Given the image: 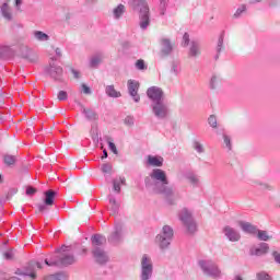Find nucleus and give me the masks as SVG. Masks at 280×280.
Returning a JSON list of instances; mask_svg holds the SVG:
<instances>
[{
  "instance_id": "obj_1",
  "label": "nucleus",
  "mask_w": 280,
  "mask_h": 280,
  "mask_svg": "<svg viewBox=\"0 0 280 280\" xmlns=\"http://www.w3.org/2000/svg\"><path fill=\"white\" fill-rule=\"evenodd\" d=\"M144 186L148 191L156 196H163L168 205L176 202V190L170 184L167 173L161 168H153L144 178Z\"/></svg>"
},
{
  "instance_id": "obj_2",
  "label": "nucleus",
  "mask_w": 280,
  "mask_h": 280,
  "mask_svg": "<svg viewBox=\"0 0 280 280\" xmlns=\"http://www.w3.org/2000/svg\"><path fill=\"white\" fill-rule=\"evenodd\" d=\"M128 5L133 12L138 13L140 28L148 30V27H150V5L148 1L129 0Z\"/></svg>"
},
{
  "instance_id": "obj_3",
  "label": "nucleus",
  "mask_w": 280,
  "mask_h": 280,
  "mask_svg": "<svg viewBox=\"0 0 280 280\" xmlns=\"http://www.w3.org/2000/svg\"><path fill=\"white\" fill-rule=\"evenodd\" d=\"M67 246H61L60 249H57L58 256H51L50 260L45 259L46 266H71V264H75V257L67 252Z\"/></svg>"
},
{
  "instance_id": "obj_4",
  "label": "nucleus",
  "mask_w": 280,
  "mask_h": 280,
  "mask_svg": "<svg viewBox=\"0 0 280 280\" xmlns=\"http://www.w3.org/2000/svg\"><path fill=\"white\" fill-rule=\"evenodd\" d=\"M198 267L200 268L205 277L210 279H222V270L215 261L211 259H200L198 260Z\"/></svg>"
},
{
  "instance_id": "obj_5",
  "label": "nucleus",
  "mask_w": 280,
  "mask_h": 280,
  "mask_svg": "<svg viewBox=\"0 0 280 280\" xmlns=\"http://www.w3.org/2000/svg\"><path fill=\"white\" fill-rule=\"evenodd\" d=\"M178 219L180 220L182 224H184L187 233L194 235L198 231V226L196 225V220H194V214L187 208H183L178 212Z\"/></svg>"
},
{
  "instance_id": "obj_6",
  "label": "nucleus",
  "mask_w": 280,
  "mask_h": 280,
  "mask_svg": "<svg viewBox=\"0 0 280 280\" xmlns=\"http://www.w3.org/2000/svg\"><path fill=\"white\" fill-rule=\"evenodd\" d=\"M174 237V229L170 225H164L162 229V233L158 234L155 237V243L158 246L165 250L172 244V240Z\"/></svg>"
},
{
  "instance_id": "obj_7",
  "label": "nucleus",
  "mask_w": 280,
  "mask_h": 280,
  "mask_svg": "<svg viewBox=\"0 0 280 280\" xmlns=\"http://www.w3.org/2000/svg\"><path fill=\"white\" fill-rule=\"evenodd\" d=\"M150 108L155 119L163 120L170 117V105H167V101L151 103Z\"/></svg>"
},
{
  "instance_id": "obj_8",
  "label": "nucleus",
  "mask_w": 280,
  "mask_h": 280,
  "mask_svg": "<svg viewBox=\"0 0 280 280\" xmlns=\"http://www.w3.org/2000/svg\"><path fill=\"white\" fill-rule=\"evenodd\" d=\"M140 279L141 280H151L152 272H154V265L152 264V257L148 256L147 254L142 255L140 261Z\"/></svg>"
},
{
  "instance_id": "obj_9",
  "label": "nucleus",
  "mask_w": 280,
  "mask_h": 280,
  "mask_svg": "<svg viewBox=\"0 0 280 280\" xmlns=\"http://www.w3.org/2000/svg\"><path fill=\"white\" fill-rule=\"evenodd\" d=\"M45 73L46 75H49L51 80L55 82H65V71L62 70V67L50 62L46 68H45Z\"/></svg>"
},
{
  "instance_id": "obj_10",
  "label": "nucleus",
  "mask_w": 280,
  "mask_h": 280,
  "mask_svg": "<svg viewBox=\"0 0 280 280\" xmlns=\"http://www.w3.org/2000/svg\"><path fill=\"white\" fill-rule=\"evenodd\" d=\"M176 44L172 42V39L167 37H163L160 39V57L170 58L172 54H174V48Z\"/></svg>"
},
{
  "instance_id": "obj_11",
  "label": "nucleus",
  "mask_w": 280,
  "mask_h": 280,
  "mask_svg": "<svg viewBox=\"0 0 280 280\" xmlns=\"http://www.w3.org/2000/svg\"><path fill=\"white\" fill-rule=\"evenodd\" d=\"M147 97L150 100L151 104H156L165 101V92L159 86H151L147 90Z\"/></svg>"
},
{
  "instance_id": "obj_12",
  "label": "nucleus",
  "mask_w": 280,
  "mask_h": 280,
  "mask_svg": "<svg viewBox=\"0 0 280 280\" xmlns=\"http://www.w3.org/2000/svg\"><path fill=\"white\" fill-rule=\"evenodd\" d=\"M34 266H37L39 270L43 268V264L40 262H31L26 269H18L15 275H19L20 277H28L30 279L34 280L36 279V270L34 269Z\"/></svg>"
},
{
  "instance_id": "obj_13",
  "label": "nucleus",
  "mask_w": 280,
  "mask_h": 280,
  "mask_svg": "<svg viewBox=\"0 0 280 280\" xmlns=\"http://www.w3.org/2000/svg\"><path fill=\"white\" fill-rule=\"evenodd\" d=\"M202 56V47L200 45V40L192 39L188 46V58L191 60H196Z\"/></svg>"
},
{
  "instance_id": "obj_14",
  "label": "nucleus",
  "mask_w": 280,
  "mask_h": 280,
  "mask_svg": "<svg viewBox=\"0 0 280 280\" xmlns=\"http://www.w3.org/2000/svg\"><path fill=\"white\" fill-rule=\"evenodd\" d=\"M139 82L135 81L132 79L127 81V89L130 97L136 102V104H139L141 102V96L139 95Z\"/></svg>"
},
{
  "instance_id": "obj_15",
  "label": "nucleus",
  "mask_w": 280,
  "mask_h": 280,
  "mask_svg": "<svg viewBox=\"0 0 280 280\" xmlns=\"http://www.w3.org/2000/svg\"><path fill=\"white\" fill-rule=\"evenodd\" d=\"M92 255H93L94 261L96 264H100V266H104L105 264H108V254H106L104 248L93 247Z\"/></svg>"
},
{
  "instance_id": "obj_16",
  "label": "nucleus",
  "mask_w": 280,
  "mask_h": 280,
  "mask_svg": "<svg viewBox=\"0 0 280 280\" xmlns=\"http://www.w3.org/2000/svg\"><path fill=\"white\" fill-rule=\"evenodd\" d=\"M270 250V245L268 243H260L258 246H254L249 249V255L252 257H264V255H268Z\"/></svg>"
},
{
  "instance_id": "obj_17",
  "label": "nucleus",
  "mask_w": 280,
  "mask_h": 280,
  "mask_svg": "<svg viewBox=\"0 0 280 280\" xmlns=\"http://www.w3.org/2000/svg\"><path fill=\"white\" fill-rule=\"evenodd\" d=\"M124 225L121 223H116L114 232L109 235V244H119L122 237Z\"/></svg>"
},
{
  "instance_id": "obj_18",
  "label": "nucleus",
  "mask_w": 280,
  "mask_h": 280,
  "mask_svg": "<svg viewBox=\"0 0 280 280\" xmlns=\"http://www.w3.org/2000/svg\"><path fill=\"white\" fill-rule=\"evenodd\" d=\"M105 58L106 57L104 56V52H95L89 59V68L90 69H100V65H102V62H104Z\"/></svg>"
},
{
  "instance_id": "obj_19",
  "label": "nucleus",
  "mask_w": 280,
  "mask_h": 280,
  "mask_svg": "<svg viewBox=\"0 0 280 280\" xmlns=\"http://www.w3.org/2000/svg\"><path fill=\"white\" fill-rule=\"evenodd\" d=\"M223 233L230 242H240V240H242V234H240V231L229 225L223 229Z\"/></svg>"
},
{
  "instance_id": "obj_20",
  "label": "nucleus",
  "mask_w": 280,
  "mask_h": 280,
  "mask_svg": "<svg viewBox=\"0 0 280 280\" xmlns=\"http://www.w3.org/2000/svg\"><path fill=\"white\" fill-rule=\"evenodd\" d=\"M163 156L159 155H148L147 156V165L149 167H163Z\"/></svg>"
},
{
  "instance_id": "obj_21",
  "label": "nucleus",
  "mask_w": 280,
  "mask_h": 280,
  "mask_svg": "<svg viewBox=\"0 0 280 280\" xmlns=\"http://www.w3.org/2000/svg\"><path fill=\"white\" fill-rule=\"evenodd\" d=\"M240 228L244 233H248L249 235H257V228L250 222L240 221Z\"/></svg>"
},
{
  "instance_id": "obj_22",
  "label": "nucleus",
  "mask_w": 280,
  "mask_h": 280,
  "mask_svg": "<svg viewBox=\"0 0 280 280\" xmlns=\"http://www.w3.org/2000/svg\"><path fill=\"white\" fill-rule=\"evenodd\" d=\"M14 49L10 46H0V58L2 60H10V58H14Z\"/></svg>"
},
{
  "instance_id": "obj_23",
  "label": "nucleus",
  "mask_w": 280,
  "mask_h": 280,
  "mask_svg": "<svg viewBox=\"0 0 280 280\" xmlns=\"http://www.w3.org/2000/svg\"><path fill=\"white\" fill-rule=\"evenodd\" d=\"M0 14H1V16H2V19L4 20V21H12V19H13V15H12V9L10 8V5L7 3V2H4L2 5H1V8H0Z\"/></svg>"
},
{
  "instance_id": "obj_24",
  "label": "nucleus",
  "mask_w": 280,
  "mask_h": 280,
  "mask_svg": "<svg viewBox=\"0 0 280 280\" xmlns=\"http://www.w3.org/2000/svg\"><path fill=\"white\" fill-rule=\"evenodd\" d=\"M184 176L186 180L190 183V185H194V187H198V185H200V177L194 172L187 171Z\"/></svg>"
},
{
  "instance_id": "obj_25",
  "label": "nucleus",
  "mask_w": 280,
  "mask_h": 280,
  "mask_svg": "<svg viewBox=\"0 0 280 280\" xmlns=\"http://www.w3.org/2000/svg\"><path fill=\"white\" fill-rule=\"evenodd\" d=\"M220 84H222V77H220L219 74H212L209 81V89L211 91H215L220 89Z\"/></svg>"
},
{
  "instance_id": "obj_26",
  "label": "nucleus",
  "mask_w": 280,
  "mask_h": 280,
  "mask_svg": "<svg viewBox=\"0 0 280 280\" xmlns=\"http://www.w3.org/2000/svg\"><path fill=\"white\" fill-rule=\"evenodd\" d=\"M58 192H56V190H47L44 192V203L47 206V207H51L54 206V199L56 198Z\"/></svg>"
},
{
  "instance_id": "obj_27",
  "label": "nucleus",
  "mask_w": 280,
  "mask_h": 280,
  "mask_svg": "<svg viewBox=\"0 0 280 280\" xmlns=\"http://www.w3.org/2000/svg\"><path fill=\"white\" fill-rule=\"evenodd\" d=\"M224 51V34H221L218 38L217 47H215V56L214 60H220V54Z\"/></svg>"
},
{
  "instance_id": "obj_28",
  "label": "nucleus",
  "mask_w": 280,
  "mask_h": 280,
  "mask_svg": "<svg viewBox=\"0 0 280 280\" xmlns=\"http://www.w3.org/2000/svg\"><path fill=\"white\" fill-rule=\"evenodd\" d=\"M103 244H106V236L102 234H95L92 236V245L94 248H100Z\"/></svg>"
},
{
  "instance_id": "obj_29",
  "label": "nucleus",
  "mask_w": 280,
  "mask_h": 280,
  "mask_svg": "<svg viewBox=\"0 0 280 280\" xmlns=\"http://www.w3.org/2000/svg\"><path fill=\"white\" fill-rule=\"evenodd\" d=\"M124 14H126V5L118 4L116 8H114L113 16L116 21H119V19H121V16H124Z\"/></svg>"
},
{
  "instance_id": "obj_30",
  "label": "nucleus",
  "mask_w": 280,
  "mask_h": 280,
  "mask_svg": "<svg viewBox=\"0 0 280 280\" xmlns=\"http://www.w3.org/2000/svg\"><path fill=\"white\" fill-rule=\"evenodd\" d=\"M33 36H34L35 40H37L38 43L49 42V35L43 31H34Z\"/></svg>"
},
{
  "instance_id": "obj_31",
  "label": "nucleus",
  "mask_w": 280,
  "mask_h": 280,
  "mask_svg": "<svg viewBox=\"0 0 280 280\" xmlns=\"http://www.w3.org/2000/svg\"><path fill=\"white\" fill-rule=\"evenodd\" d=\"M82 113L83 115H85V118L88 119V121H96L97 113L92 108L83 107Z\"/></svg>"
},
{
  "instance_id": "obj_32",
  "label": "nucleus",
  "mask_w": 280,
  "mask_h": 280,
  "mask_svg": "<svg viewBox=\"0 0 280 280\" xmlns=\"http://www.w3.org/2000/svg\"><path fill=\"white\" fill-rule=\"evenodd\" d=\"M121 185H126V177H118L113 180V189L116 194L121 191Z\"/></svg>"
},
{
  "instance_id": "obj_33",
  "label": "nucleus",
  "mask_w": 280,
  "mask_h": 280,
  "mask_svg": "<svg viewBox=\"0 0 280 280\" xmlns=\"http://www.w3.org/2000/svg\"><path fill=\"white\" fill-rule=\"evenodd\" d=\"M105 93L108 97H114V98L121 97V92L115 90V85H107L105 88Z\"/></svg>"
},
{
  "instance_id": "obj_34",
  "label": "nucleus",
  "mask_w": 280,
  "mask_h": 280,
  "mask_svg": "<svg viewBox=\"0 0 280 280\" xmlns=\"http://www.w3.org/2000/svg\"><path fill=\"white\" fill-rule=\"evenodd\" d=\"M182 67H180V60L175 59L173 61H171V73L173 75H178L182 71Z\"/></svg>"
},
{
  "instance_id": "obj_35",
  "label": "nucleus",
  "mask_w": 280,
  "mask_h": 280,
  "mask_svg": "<svg viewBox=\"0 0 280 280\" xmlns=\"http://www.w3.org/2000/svg\"><path fill=\"white\" fill-rule=\"evenodd\" d=\"M69 276L66 272H57L54 275H49L45 278V280H67Z\"/></svg>"
},
{
  "instance_id": "obj_36",
  "label": "nucleus",
  "mask_w": 280,
  "mask_h": 280,
  "mask_svg": "<svg viewBox=\"0 0 280 280\" xmlns=\"http://www.w3.org/2000/svg\"><path fill=\"white\" fill-rule=\"evenodd\" d=\"M109 211H112V213H117L119 211V203H117V200L115 199V197L109 196Z\"/></svg>"
},
{
  "instance_id": "obj_37",
  "label": "nucleus",
  "mask_w": 280,
  "mask_h": 280,
  "mask_svg": "<svg viewBox=\"0 0 280 280\" xmlns=\"http://www.w3.org/2000/svg\"><path fill=\"white\" fill-rule=\"evenodd\" d=\"M256 235L260 242H268V240H272V236L268 235V232L264 230H257Z\"/></svg>"
},
{
  "instance_id": "obj_38",
  "label": "nucleus",
  "mask_w": 280,
  "mask_h": 280,
  "mask_svg": "<svg viewBox=\"0 0 280 280\" xmlns=\"http://www.w3.org/2000/svg\"><path fill=\"white\" fill-rule=\"evenodd\" d=\"M244 12H246V4L238 7L234 12V14L232 15V19L234 20L242 19Z\"/></svg>"
},
{
  "instance_id": "obj_39",
  "label": "nucleus",
  "mask_w": 280,
  "mask_h": 280,
  "mask_svg": "<svg viewBox=\"0 0 280 280\" xmlns=\"http://www.w3.org/2000/svg\"><path fill=\"white\" fill-rule=\"evenodd\" d=\"M223 143L226 150L229 151L233 150V143L231 142V137L226 133H223Z\"/></svg>"
},
{
  "instance_id": "obj_40",
  "label": "nucleus",
  "mask_w": 280,
  "mask_h": 280,
  "mask_svg": "<svg viewBox=\"0 0 280 280\" xmlns=\"http://www.w3.org/2000/svg\"><path fill=\"white\" fill-rule=\"evenodd\" d=\"M3 161H4L5 165H14V163H16V156L10 155V154H5L3 156Z\"/></svg>"
},
{
  "instance_id": "obj_41",
  "label": "nucleus",
  "mask_w": 280,
  "mask_h": 280,
  "mask_svg": "<svg viewBox=\"0 0 280 280\" xmlns=\"http://www.w3.org/2000/svg\"><path fill=\"white\" fill-rule=\"evenodd\" d=\"M192 148H194V150H196V152H198V154H203V152H205V145H202V143L198 142V140H195L192 142Z\"/></svg>"
},
{
  "instance_id": "obj_42",
  "label": "nucleus",
  "mask_w": 280,
  "mask_h": 280,
  "mask_svg": "<svg viewBox=\"0 0 280 280\" xmlns=\"http://www.w3.org/2000/svg\"><path fill=\"white\" fill-rule=\"evenodd\" d=\"M257 280H272V277L266 271H260L256 275Z\"/></svg>"
},
{
  "instance_id": "obj_43",
  "label": "nucleus",
  "mask_w": 280,
  "mask_h": 280,
  "mask_svg": "<svg viewBox=\"0 0 280 280\" xmlns=\"http://www.w3.org/2000/svg\"><path fill=\"white\" fill-rule=\"evenodd\" d=\"M136 69L139 71H145L148 69V66H145V61L143 59H139L136 61Z\"/></svg>"
},
{
  "instance_id": "obj_44",
  "label": "nucleus",
  "mask_w": 280,
  "mask_h": 280,
  "mask_svg": "<svg viewBox=\"0 0 280 280\" xmlns=\"http://www.w3.org/2000/svg\"><path fill=\"white\" fill-rule=\"evenodd\" d=\"M166 10H167V0H160V14H161V16H165Z\"/></svg>"
},
{
  "instance_id": "obj_45",
  "label": "nucleus",
  "mask_w": 280,
  "mask_h": 280,
  "mask_svg": "<svg viewBox=\"0 0 280 280\" xmlns=\"http://www.w3.org/2000/svg\"><path fill=\"white\" fill-rule=\"evenodd\" d=\"M208 124L211 128H218V118L215 117V115L209 116Z\"/></svg>"
},
{
  "instance_id": "obj_46",
  "label": "nucleus",
  "mask_w": 280,
  "mask_h": 280,
  "mask_svg": "<svg viewBox=\"0 0 280 280\" xmlns=\"http://www.w3.org/2000/svg\"><path fill=\"white\" fill-rule=\"evenodd\" d=\"M102 172L103 174H112L113 173V165L105 163L102 165Z\"/></svg>"
},
{
  "instance_id": "obj_47",
  "label": "nucleus",
  "mask_w": 280,
  "mask_h": 280,
  "mask_svg": "<svg viewBox=\"0 0 280 280\" xmlns=\"http://www.w3.org/2000/svg\"><path fill=\"white\" fill-rule=\"evenodd\" d=\"M107 143H108L109 150H110L114 154H119V152L117 151V145H115V142H113L110 138H107Z\"/></svg>"
},
{
  "instance_id": "obj_48",
  "label": "nucleus",
  "mask_w": 280,
  "mask_h": 280,
  "mask_svg": "<svg viewBox=\"0 0 280 280\" xmlns=\"http://www.w3.org/2000/svg\"><path fill=\"white\" fill-rule=\"evenodd\" d=\"M190 44H191V40L189 39V33H185L183 35L182 45H183V47H189Z\"/></svg>"
},
{
  "instance_id": "obj_49",
  "label": "nucleus",
  "mask_w": 280,
  "mask_h": 280,
  "mask_svg": "<svg viewBox=\"0 0 280 280\" xmlns=\"http://www.w3.org/2000/svg\"><path fill=\"white\" fill-rule=\"evenodd\" d=\"M69 94H67V91H59L57 98L59 100V102H66V100H68Z\"/></svg>"
},
{
  "instance_id": "obj_50",
  "label": "nucleus",
  "mask_w": 280,
  "mask_h": 280,
  "mask_svg": "<svg viewBox=\"0 0 280 280\" xmlns=\"http://www.w3.org/2000/svg\"><path fill=\"white\" fill-rule=\"evenodd\" d=\"M124 124L125 126H128L129 128H131V126H135V118L132 116H127L124 119Z\"/></svg>"
},
{
  "instance_id": "obj_51",
  "label": "nucleus",
  "mask_w": 280,
  "mask_h": 280,
  "mask_svg": "<svg viewBox=\"0 0 280 280\" xmlns=\"http://www.w3.org/2000/svg\"><path fill=\"white\" fill-rule=\"evenodd\" d=\"M81 93H84V95H91V88H89V85H86L85 83H82Z\"/></svg>"
},
{
  "instance_id": "obj_52",
  "label": "nucleus",
  "mask_w": 280,
  "mask_h": 280,
  "mask_svg": "<svg viewBox=\"0 0 280 280\" xmlns=\"http://www.w3.org/2000/svg\"><path fill=\"white\" fill-rule=\"evenodd\" d=\"M3 257H4V259H14V250L9 249V250L4 252Z\"/></svg>"
},
{
  "instance_id": "obj_53",
  "label": "nucleus",
  "mask_w": 280,
  "mask_h": 280,
  "mask_svg": "<svg viewBox=\"0 0 280 280\" xmlns=\"http://www.w3.org/2000/svg\"><path fill=\"white\" fill-rule=\"evenodd\" d=\"M36 192V188L28 186L26 188V196H34V194Z\"/></svg>"
},
{
  "instance_id": "obj_54",
  "label": "nucleus",
  "mask_w": 280,
  "mask_h": 280,
  "mask_svg": "<svg viewBox=\"0 0 280 280\" xmlns=\"http://www.w3.org/2000/svg\"><path fill=\"white\" fill-rule=\"evenodd\" d=\"M70 71L75 80H80V71H78L73 68H71Z\"/></svg>"
},
{
  "instance_id": "obj_55",
  "label": "nucleus",
  "mask_w": 280,
  "mask_h": 280,
  "mask_svg": "<svg viewBox=\"0 0 280 280\" xmlns=\"http://www.w3.org/2000/svg\"><path fill=\"white\" fill-rule=\"evenodd\" d=\"M37 208H38V212L39 213H43V212L47 211V205H45V202L44 203H39L37 206Z\"/></svg>"
},
{
  "instance_id": "obj_56",
  "label": "nucleus",
  "mask_w": 280,
  "mask_h": 280,
  "mask_svg": "<svg viewBox=\"0 0 280 280\" xmlns=\"http://www.w3.org/2000/svg\"><path fill=\"white\" fill-rule=\"evenodd\" d=\"M272 257H273L276 264L280 265V254L278 252H273Z\"/></svg>"
},
{
  "instance_id": "obj_57",
  "label": "nucleus",
  "mask_w": 280,
  "mask_h": 280,
  "mask_svg": "<svg viewBox=\"0 0 280 280\" xmlns=\"http://www.w3.org/2000/svg\"><path fill=\"white\" fill-rule=\"evenodd\" d=\"M55 54H56L57 58H62V49L56 48Z\"/></svg>"
},
{
  "instance_id": "obj_58",
  "label": "nucleus",
  "mask_w": 280,
  "mask_h": 280,
  "mask_svg": "<svg viewBox=\"0 0 280 280\" xmlns=\"http://www.w3.org/2000/svg\"><path fill=\"white\" fill-rule=\"evenodd\" d=\"M261 188L268 189V191H272V186H270L269 184H261Z\"/></svg>"
},
{
  "instance_id": "obj_59",
  "label": "nucleus",
  "mask_w": 280,
  "mask_h": 280,
  "mask_svg": "<svg viewBox=\"0 0 280 280\" xmlns=\"http://www.w3.org/2000/svg\"><path fill=\"white\" fill-rule=\"evenodd\" d=\"M24 58H26V60H30V62H36V60H37L36 56H33V57L24 56Z\"/></svg>"
},
{
  "instance_id": "obj_60",
  "label": "nucleus",
  "mask_w": 280,
  "mask_h": 280,
  "mask_svg": "<svg viewBox=\"0 0 280 280\" xmlns=\"http://www.w3.org/2000/svg\"><path fill=\"white\" fill-rule=\"evenodd\" d=\"M23 3V0H15V8L20 10L21 5Z\"/></svg>"
},
{
  "instance_id": "obj_61",
  "label": "nucleus",
  "mask_w": 280,
  "mask_h": 280,
  "mask_svg": "<svg viewBox=\"0 0 280 280\" xmlns=\"http://www.w3.org/2000/svg\"><path fill=\"white\" fill-rule=\"evenodd\" d=\"M102 159H108V151H106V149L103 150Z\"/></svg>"
},
{
  "instance_id": "obj_62",
  "label": "nucleus",
  "mask_w": 280,
  "mask_h": 280,
  "mask_svg": "<svg viewBox=\"0 0 280 280\" xmlns=\"http://www.w3.org/2000/svg\"><path fill=\"white\" fill-rule=\"evenodd\" d=\"M235 280H244V279H242L241 276H236V277H235Z\"/></svg>"
},
{
  "instance_id": "obj_63",
  "label": "nucleus",
  "mask_w": 280,
  "mask_h": 280,
  "mask_svg": "<svg viewBox=\"0 0 280 280\" xmlns=\"http://www.w3.org/2000/svg\"><path fill=\"white\" fill-rule=\"evenodd\" d=\"M261 0H253L252 3H259Z\"/></svg>"
},
{
  "instance_id": "obj_64",
  "label": "nucleus",
  "mask_w": 280,
  "mask_h": 280,
  "mask_svg": "<svg viewBox=\"0 0 280 280\" xmlns=\"http://www.w3.org/2000/svg\"><path fill=\"white\" fill-rule=\"evenodd\" d=\"M52 62H55L56 60H58L56 57H52L51 58Z\"/></svg>"
}]
</instances>
